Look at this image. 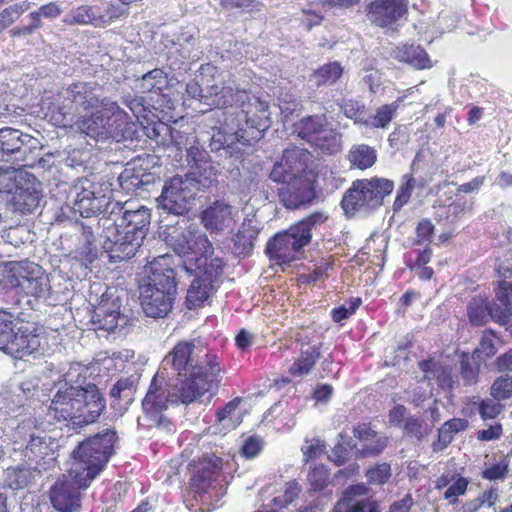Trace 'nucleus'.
<instances>
[{
  "instance_id": "f257e3e1",
  "label": "nucleus",
  "mask_w": 512,
  "mask_h": 512,
  "mask_svg": "<svg viewBox=\"0 0 512 512\" xmlns=\"http://www.w3.org/2000/svg\"><path fill=\"white\" fill-rule=\"evenodd\" d=\"M194 340L178 341L162 360L164 369H171L176 375L168 394L158 384L156 374L142 400L145 415L153 422V426L168 432L175 430L173 422L163 415L168 408V401L191 405L202 402L204 397H214L220 387L224 368L222 360L216 352L208 351L202 360H195Z\"/></svg>"
},
{
  "instance_id": "f03ea898",
  "label": "nucleus",
  "mask_w": 512,
  "mask_h": 512,
  "mask_svg": "<svg viewBox=\"0 0 512 512\" xmlns=\"http://www.w3.org/2000/svg\"><path fill=\"white\" fill-rule=\"evenodd\" d=\"M318 176L316 158L307 149L295 145L284 149L270 172L272 181L286 184L279 196L289 209L306 206L316 199Z\"/></svg>"
},
{
  "instance_id": "7ed1b4c3",
  "label": "nucleus",
  "mask_w": 512,
  "mask_h": 512,
  "mask_svg": "<svg viewBox=\"0 0 512 512\" xmlns=\"http://www.w3.org/2000/svg\"><path fill=\"white\" fill-rule=\"evenodd\" d=\"M271 124L269 104L247 93L237 113L225 117L224 127L212 134L211 146L215 150H234L236 144L248 146L258 140Z\"/></svg>"
},
{
  "instance_id": "20e7f679",
  "label": "nucleus",
  "mask_w": 512,
  "mask_h": 512,
  "mask_svg": "<svg viewBox=\"0 0 512 512\" xmlns=\"http://www.w3.org/2000/svg\"><path fill=\"white\" fill-rule=\"evenodd\" d=\"M126 204L117 202L110 213L114 226L108 229L103 247L113 261H122L135 256L151 221L148 208L145 206H139L136 209L126 208Z\"/></svg>"
},
{
  "instance_id": "39448f33",
  "label": "nucleus",
  "mask_w": 512,
  "mask_h": 512,
  "mask_svg": "<svg viewBox=\"0 0 512 512\" xmlns=\"http://www.w3.org/2000/svg\"><path fill=\"white\" fill-rule=\"evenodd\" d=\"M172 256L162 255L150 264L147 283L141 287L140 302L151 318H164L172 310L176 294V272L171 267Z\"/></svg>"
},
{
  "instance_id": "423d86ee",
  "label": "nucleus",
  "mask_w": 512,
  "mask_h": 512,
  "mask_svg": "<svg viewBox=\"0 0 512 512\" xmlns=\"http://www.w3.org/2000/svg\"><path fill=\"white\" fill-rule=\"evenodd\" d=\"M114 433L86 438L73 450V462L70 466L74 477L83 481L82 486H90L96 476L105 468L113 453Z\"/></svg>"
},
{
  "instance_id": "0eeeda50",
  "label": "nucleus",
  "mask_w": 512,
  "mask_h": 512,
  "mask_svg": "<svg viewBox=\"0 0 512 512\" xmlns=\"http://www.w3.org/2000/svg\"><path fill=\"white\" fill-rule=\"evenodd\" d=\"M394 182L387 178L372 177L370 179H357L344 193L341 207L346 215H370L379 209L384 198L392 193Z\"/></svg>"
},
{
  "instance_id": "6e6552de",
  "label": "nucleus",
  "mask_w": 512,
  "mask_h": 512,
  "mask_svg": "<svg viewBox=\"0 0 512 512\" xmlns=\"http://www.w3.org/2000/svg\"><path fill=\"white\" fill-rule=\"evenodd\" d=\"M318 213L299 221L287 230L274 235L266 244L265 253L278 265H290L300 258L302 249L310 243L312 228Z\"/></svg>"
},
{
  "instance_id": "1a4fd4ad",
  "label": "nucleus",
  "mask_w": 512,
  "mask_h": 512,
  "mask_svg": "<svg viewBox=\"0 0 512 512\" xmlns=\"http://www.w3.org/2000/svg\"><path fill=\"white\" fill-rule=\"evenodd\" d=\"M4 281L18 294L41 298L49 286L48 277L42 267L30 262L10 261L3 266Z\"/></svg>"
},
{
  "instance_id": "9d476101",
  "label": "nucleus",
  "mask_w": 512,
  "mask_h": 512,
  "mask_svg": "<svg viewBox=\"0 0 512 512\" xmlns=\"http://www.w3.org/2000/svg\"><path fill=\"white\" fill-rule=\"evenodd\" d=\"M65 103L72 115L99 110L106 105L102 87L96 81L72 82L66 89Z\"/></svg>"
},
{
  "instance_id": "9b49d317",
  "label": "nucleus",
  "mask_w": 512,
  "mask_h": 512,
  "mask_svg": "<svg viewBox=\"0 0 512 512\" xmlns=\"http://www.w3.org/2000/svg\"><path fill=\"white\" fill-rule=\"evenodd\" d=\"M74 474L69 468L50 489L51 504L59 512H79L81 509V491L89 486H82L83 481Z\"/></svg>"
},
{
  "instance_id": "f8f14e48",
  "label": "nucleus",
  "mask_w": 512,
  "mask_h": 512,
  "mask_svg": "<svg viewBox=\"0 0 512 512\" xmlns=\"http://www.w3.org/2000/svg\"><path fill=\"white\" fill-rule=\"evenodd\" d=\"M222 469L223 459L215 454H206L193 460L189 464V487L202 497L219 478Z\"/></svg>"
},
{
  "instance_id": "ddd939ff",
  "label": "nucleus",
  "mask_w": 512,
  "mask_h": 512,
  "mask_svg": "<svg viewBox=\"0 0 512 512\" xmlns=\"http://www.w3.org/2000/svg\"><path fill=\"white\" fill-rule=\"evenodd\" d=\"M193 198L188 182L181 176H173L163 186L158 197L159 205L176 215H182L188 211V205Z\"/></svg>"
},
{
  "instance_id": "4468645a",
  "label": "nucleus",
  "mask_w": 512,
  "mask_h": 512,
  "mask_svg": "<svg viewBox=\"0 0 512 512\" xmlns=\"http://www.w3.org/2000/svg\"><path fill=\"white\" fill-rule=\"evenodd\" d=\"M76 197L74 201V210L79 212L82 217L88 218L101 211L104 197L99 183L88 177L80 178L74 185Z\"/></svg>"
},
{
  "instance_id": "2eb2a0df",
  "label": "nucleus",
  "mask_w": 512,
  "mask_h": 512,
  "mask_svg": "<svg viewBox=\"0 0 512 512\" xmlns=\"http://www.w3.org/2000/svg\"><path fill=\"white\" fill-rule=\"evenodd\" d=\"M80 394L83 387L70 386L59 390L52 399L49 412L57 421H72L79 424Z\"/></svg>"
},
{
  "instance_id": "dca6fc26",
  "label": "nucleus",
  "mask_w": 512,
  "mask_h": 512,
  "mask_svg": "<svg viewBox=\"0 0 512 512\" xmlns=\"http://www.w3.org/2000/svg\"><path fill=\"white\" fill-rule=\"evenodd\" d=\"M407 12L406 0H375L367 7V18L375 26L392 27Z\"/></svg>"
},
{
  "instance_id": "f3484780",
  "label": "nucleus",
  "mask_w": 512,
  "mask_h": 512,
  "mask_svg": "<svg viewBox=\"0 0 512 512\" xmlns=\"http://www.w3.org/2000/svg\"><path fill=\"white\" fill-rule=\"evenodd\" d=\"M353 435L360 442L356 445L355 458H374L383 453L389 439L386 435L375 431L370 423H361L353 428Z\"/></svg>"
},
{
  "instance_id": "a211bd4d",
  "label": "nucleus",
  "mask_w": 512,
  "mask_h": 512,
  "mask_svg": "<svg viewBox=\"0 0 512 512\" xmlns=\"http://www.w3.org/2000/svg\"><path fill=\"white\" fill-rule=\"evenodd\" d=\"M40 345L41 339L36 325L21 322L16 331L12 328L9 343L3 351H8L18 358H23L37 351Z\"/></svg>"
},
{
  "instance_id": "6ab92c4d",
  "label": "nucleus",
  "mask_w": 512,
  "mask_h": 512,
  "mask_svg": "<svg viewBox=\"0 0 512 512\" xmlns=\"http://www.w3.org/2000/svg\"><path fill=\"white\" fill-rule=\"evenodd\" d=\"M28 442L22 453L26 461L47 469L55 460L51 437L44 430L35 429L29 433Z\"/></svg>"
},
{
  "instance_id": "aec40b11",
  "label": "nucleus",
  "mask_w": 512,
  "mask_h": 512,
  "mask_svg": "<svg viewBox=\"0 0 512 512\" xmlns=\"http://www.w3.org/2000/svg\"><path fill=\"white\" fill-rule=\"evenodd\" d=\"M200 219L210 233H220L235 224L233 208L224 200H216L205 208Z\"/></svg>"
},
{
  "instance_id": "412c9836",
  "label": "nucleus",
  "mask_w": 512,
  "mask_h": 512,
  "mask_svg": "<svg viewBox=\"0 0 512 512\" xmlns=\"http://www.w3.org/2000/svg\"><path fill=\"white\" fill-rule=\"evenodd\" d=\"M247 93L245 90H239L225 84L223 89H218L217 94L211 96V104L218 109L216 114L220 127H224L225 117L230 113H237L240 105L247 97Z\"/></svg>"
},
{
  "instance_id": "4be33fe9",
  "label": "nucleus",
  "mask_w": 512,
  "mask_h": 512,
  "mask_svg": "<svg viewBox=\"0 0 512 512\" xmlns=\"http://www.w3.org/2000/svg\"><path fill=\"white\" fill-rule=\"evenodd\" d=\"M491 320L506 325L512 316V285L506 281H499L495 290V298L489 302Z\"/></svg>"
},
{
  "instance_id": "5701e85b",
  "label": "nucleus",
  "mask_w": 512,
  "mask_h": 512,
  "mask_svg": "<svg viewBox=\"0 0 512 512\" xmlns=\"http://www.w3.org/2000/svg\"><path fill=\"white\" fill-rule=\"evenodd\" d=\"M79 424L95 422L105 409V400L95 385L83 388L80 394Z\"/></svg>"
},
{
  "instance_id": "b1692460",
  "label": "nucleus",
  "mask_w": 512,
  "mask_h": 512,
  "mask_svg": "<svg viewBox=\"0 0 512 512\" xmlns=\"http://www.w3.org/2000/svg\"><path fill=\"white\" fill-rule=\"evenodd\" d=\"M187 162L189 167L193 170V174L202 178L205 182L212 183L216 180L217 168L214 166L209 153L199 147L191 146L187 149Z\"/></svg>"
},
{
  "instance_id": "393cba45",
  "label": "nucleus",
  "mask_w": 512,
  "mask_h": 512,
  "mask_svg": "<svg viewBox=\"0 0 512 512\" xmlns=\"http://www.w3.org/2000/svg\"><path fill=\"white\" fill-rule=\"evenodd\" d=\"M226 84L223 74L219 69L212 64L201 65L199 70V84L197 86L200 90V96L204 98H211L216 95L218 89H223Z\"/></svg>"
},
{
  "instance_id": "a878e982",
  "label": "nucleus",
  "mask_w": 512,
  "mask_h": 512,
  "mask_svg": "<svg viewBox=\"0 0 512 512\" xmlns=\"http://www.w3.org/2000/svg\"><path fill=\"white\" fill-rule=\"evenodd\" d=\"M394 58L409 64L415 69L430 68L431 61L426 51L419 45L403 44L393 50Z\"/></svg>"
},
{
  "instance_id": "bb28decb",
  "label": "nucleus",
  "mask_w": 512,
  "mask_h": 512,
  "mask_svg": "<svg viewBox=\"0 0 512 512\" xmlns=\"http://www.w3.org/2000/svg\"><path fill=\"white\" fill-rule=\"evenodd\" d=\"M72 119L77 129L91 138L96 139L103 132L104 118L102 109L88 113L73 114Z\"/></svg>"
},
{
  "instance_id": "cd10ccee",
  "label": "nucleus",
  "mask_w": 512,
  "mask_h": 512,
  "mask_svg": "<svg viewBox=\"0 0 512 512\" xmlns=\"http://www.w3.org/2000/svg\"><path fill=\"white\" fill-rule=\"evenodd\" d=\"M36 472L40 471L23 464L11 466L4 471V481L10 489L22 490L34 481Z\"/></svg>"
},
{
  "instance_id": "c85d7f7f",
  "label": "nucleus",
  "mask_w": 512,
  "mask_h": 512,
  "mask_svg": "<svg viewBox=\"0 0 512 512\" xmlns=\"http://www.w3.org/2000/svg\"><path fill=\"white\" fill-rule=\"evenodd\" d=\"M468 427V420L453 418L446 421L438 430V439L433 442L432 449L435 452L444 450L454 439V436Z\"/></svg>"
},
{
  "instance_id": "c756f323",
  "label": "nucleus",
  "mask_w": 512,
  "mask_h": 512,
  "mask_svg": "<svg viewBox=\"0 0 512 512\" xmlns=\"http://www.w3.org/2000/svg\"><path fill=\"white\" fill-rule=\"evenodd\" d=\"M213 286L199 275L192 281L186 295V307L189 310L202 307L205 301L210 297Z\"/></svg>"
},
{
  "instance_id": "7c9ffc66",
  "label": "nucleus",
  "mask_w": 512,
  "mask_h": 512,
  "mask_svg": "<svg viewBox=\"0 0 512 512\" xmlns=\"http://www.w3.org/2000/svg\"><path fill=\"white\" fill-rule=\"evenodd\" d=\"M348 160L351 168L366 170L376 163L377 152L373 147L366 144L354 145L349 151Z\"/></svg>"
},
{
  "instance_id": "2f4dec72",
  "label": "nucleus",
  "mask_w": 512,
  "mask_h": 512,
  "mask_svg": "<svg viewBox=\"0 0 512 512\" xmlns=\"http://www.w3.org/2000/svg\"><path fill=\"white\" fill-rule=\"evenodd\" d=\"M30 136L12 128L0 129V152L3 155L13 154L21 150Z\"/></svg>"
},
{
  "instance_id": "473e14b6",
  "label": "nucleus",
  "mask_w": 512,
  "mask_h": 512,
  "mask_svg": "<svg viewBox=\"0 0 512 512\" xmlns=\"http://www.w3.org/2000/svg\"><path fill=\"white\" fill-rule=\"evenodd\" d=\"M259 230L251 221L244 222L234 237V246L239 254L249 255L253 251Z\"/></svg>"
},
{
  "instance_id": "72a5a7b5",
  "label": "nucleus",
  "mask_w": 512,
  "mask_h": 512,
  "mask_svg": "<svg viewBox=\"0 0 512 512\" xmlns=\"http://www.w3.org/2000/svg\"><path fill=\"white\" fill-rule=\"evenodd\" d=\"M433 425H429L416 415H409L402 425L403 435L415 439L416 443L423 442L432 432Z\"/></svg>"
},
{
  "instance_id": "f704fd0d",
  "label": "nucleus",
  "mask_w": 512,
  "mask_h": 512,
  "mask_svg": "<svg viewBox=\"0 0 512 512\" xmlns=\"http://www.w3.org/2000/svg\"><path fill=\"white\" fill-rule=\"evenodd\" d=\"M40 192L33 189L18 188L12 197V204L16 211L22 214L32 213L39 205Z\"/></svg>"
},
{
  "instance_id": "c9c22d12",
  "label": "nucleus",
  "mask_w": 512,
  "mask_h": 512,
  "mask_svg": "<svg viewBox=\"0 0 512 512\" xmlns=\"http://www.w3.org/2000/svg\"><path fill=\"white\" fill-rule=\"evenodd\" d=\"M467 315L473 326L485 325L491 320L489 301L481 297L472 298L467 305Z\"/></svg>"
},
{
  "instance_id": "e433bc0d",
  "label": "nucleus",
  "mask_w": 512,
  "mask_h": 512,
  "mask_svg": "<svg viewBox=\"0 0 512 512\" xmlns=\"http://www.w3.org/2000/svg\"><path fill=\"white\" fill-rule=\"evenodd\" d=\"M480 361L468 353H462L460 359V377L464 385L470 386L478 382Z\"/></svg>"
},
{
  "instance_id": "4c0bfd02",
  "label": "nucleus",
  "mask_w": 512,
  "mask_h": 512,
  "mask_svg": "<svg viewBox=\"0 0 512 512\" xmlns=\"http://www.w3.org/2000/svg\"><path fill=\"white\" fill-rule=\"evenodd\" d=\"M340 440L335 444L328 454V458L337 466H342L350 460L351 451H356V443L351 439L345 441L343 433L339 434Z\"/></svg>"
},
{
  "instance_id": "58836bf2",
  "label": "nucleus",
  "mask_w": 512,
  "mask_h": 512,
  "mask_svg": "<svg viewBox=\"0 0 512 512\" xmlns=\"http://www.w3.org/2000/svg\"><path fill=\"white\" fill-rule=\"evenodd\" d=\"M30 8L28 1L14 3L0 11V33L11 26Z\"/></svg>"
},
{
  "instance_id": "ea45409f",
  "label": "nucleus",
  "mask_w": 512,
  "mask_h": 512,
  "mask_svg": "<svg viewBox=\"0 0 512 512\" xmlns=\"http://www.w3.org/2000/svg\"><path fill=\"white\" fill-rule=\"evenodd\" d=\"M317 356L313 352H302L290 366L288 372L292 377L307 375L315 366Z\"/></svg>"
},
{
  "instance_id": "a19ab883",
  "label": "nucleus",
  "mask_w": 512,
  "mask_h": 512,
  "mask_svg": "<svg viewBox=\"0 0 512 512\" xmlns=\"http://www.w3.org/2000/svg\"><path fill=\"white\" fill-rule=\"evenodd\" d=\"M490 395L497 401L512 397V375L502 374L497 377L490 387Z\"/></svg>"
},
{
  "instance_id": "79ce46f5",
  "label": "nucleus",
  "mask_w": 512,
  "mask_h": 512,
  "mask_svg": "<svg viewBox=\"0 0 512 512\" xmlns=\"http://www.w3.org/2000/svg\"><path fill=\"white\" fill-rule=\"evenodd\" d=\"M295 131L300 138L308 142H312L313 140H318L320 123L314 117L308 116L301 119L295 125Z\"/></svg>"
},
{
  "instance_id": "37998d69",
  "label": "nucleus",
  "mask_w": 512,
  "mask_h": 512,
  "mask_svg": "<svg viewBox=\"0 0 512 512\" xmlns=\"http://www.w3.org/2000/svg\"><path fill=\"white\" fill-rule=\"evenodd\" d=\"M95 15L92 7L88 5H81L70 10L66 15L63 22L67 25H87L92 23Z\"/></svg>"
},
{
  "instance_id": "c03bdc74",
  "label": "nucleus",
  "mask_w": 512,
  "mask_h": 512,
  "mask_svg": "<svg viewBox=\"0 0 512 512\" xmlns=\"http://www.w3.org/2000/svg\"><path fill=\"white\" fill-rule=\"evenodd\" d=\"M94 318L95 323H98L99 329L113 332L119 326L120 312L99 308Z\"/></svg>"
},
{
  "instance_id": "a18cd8bd",
  "label": "nucleus",
  "mask_w": 512,
  "mask_h": 512,
  "mask_svg": "<svg viewBox=\"0 0 512 512\" xmlns=\"http://www.w3.org/2000/svg\"><path fill=\"white\" fill-rule=\"evenodd\" d=\"M166 83V76L160 69H153L146 73L141 81L145 92H161Z\"/></svg>"
},
{
  "instance_id": "49530a36",
  "label": "nucleus",
  "mask_w": 512,
  "mask_h": 512,
  "mask_svg": "<svg viewBox=\"0 0 512 512\" xmlns=\"http://www.w3.org/2000/svg\"><path fill=\"white\" fill-rule=\"evenodd\" d=\"M188 249L196 256L207 258L213 253V245L204 233L193 235L187 240Z\"/></svg>"
},
{
  "instance_id": "de8ad7c7",
  "label": "nucleus",
  "mask_w": 512,
  "mask_h": 512,
  "mask_svg": "<svg viewBox=\"0 0 512 512\" xmlns=\"http://www.w3.org/2000/svg\"><path fill=\"white\" fill-rule=\"evenodd\" d=\"M391 475V465L387 462L376 464L370 467L365 473L367 482L371 485H384Z\"/></svg>"
},
{
  "instance_id": "09e8293b",
  "label": "nucleus",
  "mask_w": 512,
  "mask_h": 512,
  "mask_svg": "<svg viewBox=\"0 0 512 512\" xmlns=\"http://www.w3.org/2000/svg\"><path fill=\"white\" fill-rule=\"evenodd\" d=\"M341 135L334 130L322 128V154L334 155L341 151Z\"/></svg>"
},
{
  "instance_id": "8fccbe9b",
  "label": "nucleus",
  "mask_w": 512,
  "mask_h": 512,
  "mask_svg": "<svg viewBox=\"0 0 512 512\" xmlns=\"http://www.w3.org/2000/svg\"><path fill=\"white\" fill-rule=\"evenodd\" d=\"M225 262L222 258H212L209 263L205 264L204 271L199 276L202 277L208 285H214L224 272Z\"/></svg>"
},
{
  "instance_id": "3c124183",
  "label": "nucleus",
  "mask_w": 512,
  "mask_h": 512,
  "mask_svg": "<svg viewBox=\"0 0 512 512\" xmlns=\"http://www.w3.org/2000/svg\"><path fill=\"white\" fill-rule=\"evenodd\" d=\"M340 110L351 119L356 122L368 124V120L365 119V106L358 101L347 100L342 104L337 103Z\"/></svg>"
},
{
  "instance_id": "603ef678",
  "label": "nucleus",
  "mask_w": 512,
  "mask_h": 512,
  "mask_svg": "<svg viewBox=\"0 0 512 512\" xmlns=\"http://www.w3.org/2000/svg\"><path fill=\"white\" fill-rule=\"evenodd\" d=\"M300 492L301 486L297 480L289 481L285 485L283 495L275 497L273 499V504L280 508H285L299 496Z\"/></svg>"
},
{
  "instance_id": "864d4df0",
  "label": "nucleus",
  "mask_w": 512,
  "mask_h": 512,
  "mask_svg": "<svg viewBox=\"0 0 512 512\" xmlns=\"http://www.w3.org/2000/svg\"><path fill=\"white\" fill-rule=\"evenodd\" d=\"M12 328H15L14 315L6 310H0V350L8 345Z\"/></svg>"
},
{
  "instance_id": "5fc2aeb1",
  "label": "nucleus",
  "mask_w": 512,
  "mask_h": 512,
  "mask_svg": "<svg viewBox=\"0 0 512 512\" xmlns=\"http://www.w3.org/2000/svg\"><path fill=\"white\" fill-rule=\"evenodd\" d=\"M396 111V106L392 105H383L378 108L376 114L372 117L367 125H371L377 128L386 127L393 118V115Z\"/></svg>"
},
{
  "instance_id": "6e6d98bb",
  "label": "nucleus",
  "mask_w": 512,
  "mask_h": 512,
  "mask_svg": "<svg viewBox=\"0 0 512 512\" xmlns=\"http://www.w3.org/2000/svg\"><path fill=\"white\" fill-rule=\"evenodd\" d=\"M406 182L403 183L397 193L395 201L393 203L394 212H398L410 199L412 190L414 189L415 180L412 176H404Z\"/></svg>"
},
{
  "instance_id": "4d7b16f0",
  "label": "nucleus",
  "mask_w": 512,
  "mask_h": 512,
  "mask_svg": "<svg viewBox=\"0 0 512 512\" xmlns=\"http://www.w3.org/2000/svg\"><path fill=\"white\" fill-rule=\"evenodd\" d=\"M242 401V397H235L228 401L223 407L219 408L215 412V421L219 424H223L225 421L231 420Z\"/></svg>"
},
{
  "instance_id": "13d9d810",
  "label": "nucleus",
  "mask_w": 512,
  "mask_h": 512,
  "mask_svg": "<svg viewBox=\"0 0 512 512\" xmlns=\"http://www.w3.org/2000/svg\"><path fill=\"white\" fill-rule=\"evenodd\" d=\"M509 473V462L502 461L500 463L493 464L482 471L481 476L486 480H504Z\"/></svg>"
},
{
  "instance_id": "bf43d9fd",
  "label": "nucleus",
  "mask_w": 512,
  "mask_h": 512,
  "mask_svg": "<svg viewBox=\"0 0 512 512\" xmlns=\"http://www.w3.org/2000/svg\"><path fill=\"white\" fill-rule=\"evenodd\" d=\"M224 9H244L247 11H260L263 4L259 0H220Z\"/></svg>"
},
{
  "instance_id": "052dcab7",
  "label": "nucleus",
  "mask_w": 512,
  "mask_h": 512,
  "mask_svg": "<svg viewBox=\"0 0 512 512\" xmlns=\"http://www.w3.org/2000/svg\"><path fill=\"white\" fill-rule=\"evenodd\" d=\"M503 409L499 401L493 399L482 400L479 404V413L483 420L496 418Z\"/></svg>"
},
{
  "instance_id": "680f3d73",
  "label": "nucleus",
  "mask_w": 512,
  "mask_h": 512,
  "mask_svg": "<svg viewBox=\"0 0 512 512\" xmlns=\"http://www.w3.org/2000/svg\"><path fill=\"white\" fill-rule=\"evenodd\" d=\"M345 512H381L379 503L370 498L356 500L354 503L346 504Z\"/></svg>"
},
{
  "instance_id": "e2e57ef3",
  "label": "nucleus",
  "mask_w": 512,
  "mask_h": 512,
  "mask_svg": "<svg viewBox=\"0 0 512 512\" xmlns=\"http://www.w3.org/2000/svg\"><path fill=\"white\" fill-rule=\"evenodd\" d=\"M343 73V67L337 61L322 66V84L335 83Z\"/></svg>"
},
{
  "instance_id": "0e129e2a",
  "label": "nucleus",
  "mask_w": 512,
  "mask_h": 512,
  "mask_svg": "<svg viewBox=\"0 0 512 512\" xmlns=\"http://www.w3.org/2000/svg\"><path fill=\"white\" fill-rule=\"evenodd\" d=\"M495 354L496 347L494 341L491 338L484 337L481 339L479 346L474 350L472 356L481 362L485 358H491Z\"/></svg>"
},
{
  "instance_id": "69168bd1",
  "label": "nucleus",
  "mask_w": 512,
  "mask_h": 512,
  "mask_svg": "<svg viewBox=\"0 0 512 512\" xmlns=\"http://www.w3.org/2000/svg\"><path fill=\"white\" fill-rule=\"evenodd\" d=\"M304 463H310L320 456V439H305L304 445L301 447Z\"/></svg>"
},
{
  "instance_id": "338daca9",
  "label": "nucleus",
  "mask_w": 512,
  "mask_h": 512,
  "mask_svg": "<svg viewBox=\"0 0 512 512\" xmlns=\"http://www.w3.org/2000/svg\"><path fill=\"white\" fill-rule=\"evenodd\" d=\"M132 382L128 378L119 379L110 390V396L116 400L131 396Z\"/></svg>"
},
{
  "instance_id": "774afa93",
  "label": "nucleus",
  "mask_w": 512,
  "mask_h": 512,
  "mask_svg": "<svg viewBox=\"0 0 512 512\" xmlns=\"http://www.w3.org/2000/svg\"><path fill=\"white\" fill-rule=\"evenodd\" d=\"M31 13H35L38 20H41L42 17L54 20L62 14V9L56 2H49L40 6L38 10L32 11Z\"/></svg>"
}]
</instances>
